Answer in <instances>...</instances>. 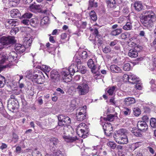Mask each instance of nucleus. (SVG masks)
<instances>
[{
    "mask_svg": "<svg viewBox=\"0 0 156 156\" xmlns=\"http://www.w3.org/2000/svg\"><path fill=\"white\" fill-rule=\"evenodd\" d=\"M115 141L120 144H126L128 143V140L126 135L122 136L118 140H116Z\"/></svg>",
    "mask_w": 156,
    "mask_h": 156,
    "instance_id": "nucleus-22",
    "label": "nucleus"
},
{
    "mask_svg": "<svg viewBox=\"0 0 156 156\" xmlns=\"http://www.w3.org/2000/svg\"><path fill=\"white\" fill-rule=\"evenodd\" d=\"M80 78H81L80 76L79 75H76V76H75L74 77V80L75 81H79L80 79Z\"/></svg>",
    "mask_w": 156,
    "mask_h": 156,
    "instance_id": "nucleus-64",
    "label": "nucleus"
},
{
    "mask_svg": "<svg viewBox=\"0 0 156 156\" xmlns=\"http://www.w3.org/2000/svg\"><path fill=\"white\" fill-rule=\"evenodd\" d=\"M39 22L37 19H32L31 22H30V24L32 26L35 27L38 23Z\"/></svg>",
    "mask_w": 156,
    "mask_h": 156,
    "instance_id": "nucleus-45",
    "label": "nucleus"
},
{
    "mask_svg": "<svg viewBox=\"0 0 156 156\" xmlns=\"http://www.w3.org/2000/svg\"><path fill=\"white\" fill-rule=\"evenodd\" d=\"M103 51L105 53H108L111 51V49L110 47H105L103 49Z\"/></svg>",
    "mask_w": 156,
    "mask_h": 156,
    "instance_id": "nucleus-52",
    "label": "nucleus"
},
{
    "mask_svg": "<svg viewBox=\"0 0 156 156\" xmlns=\"http://www.w3.org/2000/svg\"><path fill=\"white\" fill-rule=\"evenodd\" d=\"M112 14L114 16H118L120 15V12L119 11H114L113 12Z\"/></svg>",
    "mask_w": 156,
    "mask_h": 156,
    "instance_id": "nucleus-58",
    "label": "nucleus"
},
{
    "mask_svg": "<svg viewBox=\"0 0 156 156\" xmlns=\"http://www.w3.org/2000/svg\"><path fill=\"white\" fill-rule=\"evenodd\" d=\"M102 127L104 130L105 134L108 136L112 135L113 128L112 125L109 122H105Z\"/></svg>",
    "mask_w": 156,
    "mask_h": 156,
    "instance_id": "nucleus-7",
    "label": "nucleus"
},
{
    "mask_svg": "<svg viewBox=\"0 0 156 156\" xmlns=\"http://www.w3.org/2000/svg\"><path fill=\"white\" fill-rule=\"evenodd\" d=\"M7 107L11 111L17 108L18 107L17 101L15 99L9 100L8 102Z\"/></svg>",
    "mask_w": 156,
    "mask_h": 156,
    "instance_id": "nucleus-10",
    "label": "nucleus"
},
{
    "mask_svg": "<svg viewBox=\"0 0 156 156\" xmlns=\"http://www.w3.org/2000/svg\"><path fill=\"white\" fill-rule=\"evenodd\" d=\"M17 54L14 51H12L9 54L7 59L9 62H12L16 60L17 58Z\"/></svg>",
    "mask_w": 156,
    "mask_h": 156,
    "instance_id": "nucleus-20",
    "label": "nucleus"
},
{
    "mask_svg": "<svg viewBox=\"0 0 156 156\" xmlns=\"http://www.w3.org/2000/svg\"><path fill=\"white\" fill-rule=\"evenodd\" d=\"M0 42L3 46L14 43L15 42L14 37L13 36H3L0 39Z\"/></svg>",
    "mask_w": 156,
    "mask_h": 156,
    "instance_id": "nucleus-8",
    "label": "nucleus"
},
{
    "mask_svg": "<svg viewBox=\"0 0 156 156\" xmlns=\"http://www.w3.org/2000/svg\"><path fill=\"white\" fill-rule=\"evenodd\" d=\"M16 21L14 19L7 20L5 23L6 28L7 29L13 28L16 25Z\"/></svg>",
    "mask_w": 156,
    "mask_h": 156,
    "instance_id": "nucleus-11",
    "label": "nucleus"
},
{
    "mask_svg": "<svg viewBox=\"0 0 156 156\" xmlns=\"http://www.w3.org/2000/svg\"><path fill=\"white\" fill-rule=\"evenodd\" d=\"M143 14H146L141 20L144 26L148 28L152 27L153 25L152 19L155 18L154 13L152 11H145L143 12Z\"/></svg>",
    "mask_w": 156,
    "mask_h": 156,
    "instance_id": "nucleus-4",
    "label": "nucleus"
},
{
    "mask_svg": "<svg viewBox=\"0 0 156 156\" xmlns=\"http://www.w3.org/2000/svg\"><path fill=\"white\" fill-rule=\"evenodd\" d=\"M21 23L27 26L29 25L30 24V22L29 20L26 19H24L22 20L21 21Z\"/></svg>",
    "mask_w": 156,
    "mask_h": 156,
    "instance_id": "nucleus-51",
    "label": "nucleus"
},
{
    "mask_svg": "<svg viewBox=\"0 0 156 156\" xmlns=\"http://www.w3.org/2000/svg\"><path fill=\"white\" fill-rule=\"evenodd\" d=\"M33 38L30 35H27L24 39V44L27 48L31 46Z\"/></svg>",
    "mask_w": 156,
    "mask_h": 156,
    "instance_id": "nucleus-17",
    "label": "nucleus"
},
{
    "mask_svg": "<svg viewBox=\"0 0 156 156\" xmlns=\"http://www.w3.org/2000/svg\"><path fill=\"white\" fill-rule=\"evenodd\" d=\"M85 152L86 153L85 154L86 155H92V149L89 148H86L84 150Z\"/></svg>",
    "mask_w": 156,
    "mask_h": 156,
    "instance_id": "nucleus-50",
    "label": "nucleus"
},
{
    "mask_svg": "<svg viewBox=\"0 0 156 156\" xmlns=\"http://www.w3.org/2000/svg\"><path fill=\"white\" fill-rule=\"evenodd\" d=\"M90 54L87 53L86 51H83L81 54V57L83 59H86L89 55Z\"/></svg>",
    "mask_w": 156,
    "mask_h": 156,
    "instance_id": "nucleus-47",
    "label": "nucleus"
},
{
    "mask_svg": "<svg viewBox=\"0 0 156 156\" xmlns=\"http://www.w3.org/2000/svg\"><path fill=\"white\" fill-rule=\"evenodd\" d=\"M108 145L110 146L112 149H114L116 147V144L115 143L112 142H109L107 143Z\"/></svg>",
    "mask_w": 156,
    "mask_h": 156,
    "instance_id": "nucleus-53",
    "label": "nucleus"
},
{
    "mask_svg": "<svg viewBox=\"0 0 156 156\" xmlns=\"http://www.w3.org/2000/svg\"><path fill=\"white\" fill-rule=\"evenodd\" d=\"M127 130L124 129H121L115 133L114 138L115 140H118L119 139L126 135Z\"/></svg>",
    "mask_w": 156,
    "mask_h": 156,
    "instance_id": "nucleus-9",
    "label": "nucleus"
},
{
    "mask_svg": "<svg viewBox=\"0 0 156 156\" xmlns=\"http://www.w3.org/2000/svg\"><path fill=\"white\" fill-rule=\"evenodd\" d=\"M129 18L128 16H122L119 18V20L121 21V22H123L125 20H128L129 19Z\"/></svg>",
    "mask_w": 156,
    "mask_h": 156,
    "instance_id": "nucleus-56",
    "label": "nucleus"
},
{
    "mask_svg": "<svg viewBox=\"0 0 156 156\" xmlns=\"http://www.w3.org/2000/svg\"><path fill=\"white\" fill-rule=\"evenodd\" d=\"M150 124L153 128H156V119L154 118H151L150 120Z\"/></svg>",
    "mask_w": 156,
    "mask_h": 156,
    "instance_id": "nucleus-43",
    "label": "nucleus"
},
{
    "mask_svg": "<svg viewBox=\"0 0 156 156\" xmlns=\"http://www.w3.org/2000/svg\"><path fill=\"white\" fill-rule=\"evenodd\" d=\"M122 32L121 29H117L111 32V34L113 36H116L121 34Z\"/></svg>",
    "mask_w": 156,
    "mask_h": 156,
    "instance_id": "nucleus-35",
    "label": "nucleus"
},
{
    "mask_svg": "<svg viewBox=\"0 0 156 156\" xmlns=\"http://www.w3.org/2000/svg\"><path fill=\"white\" fill-rule=\"evenodd\" d=\"M58 126H64L63 129H66L68 128L67 125H68L71 123V121L70 118L66 115H60L58 116Z\"/></svg>",
    "mask_w": 156,
    "mask_h": 156,
    "instance_id": "nucleus-5",
    "label": "nucleus"
},
{
    "mask_svg": "<svg viewBox=\"0 0 156 156\" xmlns=\"http://www.w3.org/2000/svg\"><path fill=\"white\" fill-rule=\"evenodd\" d=\"M25 74L27 78L37 84L43 83L45 81L44 76L42 72L37 69L34 70L33 73L31 71H28Z\"/></svg>",
    "mask_w": 156,
    "mask_h": 156,
    "instance_id": "nucleus-2",
    "label": "nucleus"
},
{
    "mask_svg": "<svg viewBox=\"0 0 156 156\" xmlns=\"http://www.w3.org/2000/svg\"><path fill=\"white\" fill-rule=\"evenodd\" d=\"M136 88L138 90H141L142 88V85L140 83H136L135 85Z\"/></svg>",
    "mask_w": 156,
    "mask_h": 156,
    "instance_id": "nucleus-62",
    "label": "nucleus"
},
{
    "mask_svg": "<svg viewBox=\"0 0 156 156\" xmlns=\"http://www.w3.org/2000/svg\"><path fill=\"white\" fill-rule=\"evenodd\" d=\"M132 133L136 136L140 137L142 136L141 130L140 129H135L131 130Z\"/></svg>",
    "mask_w": 156,
    "mask_h": 156,
    "instance_id": "nucleus-28",
    "label": "nucleus"
},
{
    "mask_svg": "<svg viewBox=\"0 0 156 156\" xmlns=\"http://www.w3.org/2000/svg\"><path fill=\"white\" fill-rule=\"evenodd\" d=\"M116 87L113 86L108 88L107 92L109 95H112L115 94V90Z\"/></svg>",
    "mask_w": 156,
    "mask_h": 156,
    "instance_id": "nucleus-33",
    "label": "nucleus"
},
{
    "mask_svg": "<svg viewBox=\"0 0 156 156\" xmlns=\"http://www.w3.org/2000/svg\"><path fill=\"white\" fill-rule=\"evenodd\" d=\"M15 151L16 153L17 154H20L21 152V148L20 146H17L16 147Z\"/></svg>",
    "mask_w": 156,
    "mask_h": 156,
    "instance_id": "nucleus-61",
    "label": "nucleus"
},
{
    "mask_svg": "<svg viewBox=\"0 0 156 156\" xmlns=\"http://www.w3.org/2000/svg\"><path fill=\"white\" fill-rule=\"evenodd\" d=\"M42 6L39 5L32 4L29 7L30 10L34 12H37L41 11Z\"/></svg>",
    "mask_w": 156,
    "mask_h": 156,
    "instance_id": "nucleus-14",
    "label": "nucleus"
},
{
    "mask_svg": "<svg viewBox=\"0 0 156 156\" xmlns=\"http://www.w3.org/2000/svg\"><path fill=\"white\" fill-rule=\"evenodd\" d=\"M129 75H128L127 74H125L123 75V79L125 82H129Z\"/></svg>",
    "mask_w": 156,
    "mask_h": 156,
    "instance_id": "nucleus-55",
    "label": "nucleus"
},
{
    "mask_svg": "<svg viewBox=\"0 0 156 156\" xmlns=\"http://www.w3.org/2000/svg\"><path fill=\"white\" fill-rule=\"evenodd\" d=\"M58 143V139L55 138H51L50 140L49 146L51 148H52L51 149L52 150H54L55 147H56Z\"/></svg>",
    "mask_w": 156,
    "mask_h": 156,
    "instance_id": "nucleus-18",
    "label": "nucleus"
},
{
    "mask_svg": "<svg viewBox=\"0 0 156 156\" xmlns=\"http://www.w3.org/2000/svg\"><path fill=\"white\" fill-rule=\"evenodd\" d=\"M110 68L111 71L113 72L118 73L120 72L121 71L120 68L115 65H112Z\"/></svg>",
    "mask_w": 156,
    "mask_h": 156,
    "instance_id": "nucleus-31",
    "label": "nucleus"
},
{
    "mask_svg": "<svg viewBox=\"0 0 156 156\" xmlns=\"http://www.w3.org/2000/svg\"><path fill=\"white\" fill-rule=\"evenodd\" d=\"M87 65L91 69L92 73L95 74L97 73V68L92 59H90L88 60Z\"/></svg>",
    "mask_w": 156,
    "mask_h": 156,
    "instance_id": "nucleus-16",
    "label": "nucleus"
},
{
    "mask_svg": "<svg viewBox=\"0 0 156 156\" xmlns=\"http://www.w3.org/2000/svg\"><path fill=\"white\" fill-rule=\"evenodd\" d=\"M49 22V18L48 16H44L41 20V24L43 25L48 23Z\"/></svg>",
    "mask_w": 156,
    "mask_h": 156,
    "instance_id": "nucleus-38",
    "label": "nucleus"
},
{
    "mask_svg": "<svg viewBox=\"0 0 156 156\" xmlns=\"http://www.w3.org/2000/svg\"><path fill=\"white\" fill-rule=\"evenodd\" d=\"M65 133L63 135V138L65 141L67 143H71L76 141L78 139L77 137L76 136H71L69 135H66Z\"/></svg>",
    "mask_w": 156,
    "mask_h": 156,
    "instance_id": "nucleus-12",
    "label": "nucleus"
},
{
    "mask_svg": "<svg viewBox=\"0 0 156 156\" xmlns=\"http://www.w3.org/2000/svg\"><path fill=\"white\" fill-rule=\"evenodd\" d=\"M90 16L91 19L94 21H96L97 20L96 15L94 10L91 11L90 13Z\"/></svg>",
    "mask_w": 156,
    "mask_h": 156,
    "instance_id": "nucleus-37",
    "label": "nucleus"
},
{
    "mask_svg": "<svg viewBox=\"0 0 156 156\" xmlns=\"http://www.w3.org/2000/svg\"><path fill=\"white\" fill-rule=\"evenodd\" d=\"M41 68V70L45 72L48 73L51 70V68L49 66L45 65H42Z\"/></svg>",
    "mask_w": 156,
    "mask_h": 156,
    "instance_id": "nucleus-41",
    "label": "nucleus"
},
{
    "mask_svg": "<svg viewBox=\"0 0 156 156\" xmlns=\"http://www.w3.org/2000/svg\"><path fill=\"white\" fill-rule=\"evenodd\" d=\"M5 81V77L0 75V88L3 87L4 86Z\"/></svg>",
    "mask_w": 156,
    "mask_h": 156,
    "instance_id": "nucleus-39",
    "label": "nucleus"
},
{
    "mask_svg": "<svg viewBox=\"0 0 156 156\" xmlns=\"http://www.w3.org/2000/svg\"><path fill=\"white\" fill-rule=\"evenodd\" d=\"M128 36V34L127 33H123L121 35V37L122 39H125Z\"/></svg>",
    "mask_w": 156,
    "mask_h": 156,
    "instance_id": "nucleus-59",
    "label": "nucleus"
},
{
    "mask_svg": "<svg viewBox=\"0 0 156 156\" xmlns=\"http://www.w3.org/2000/svg\"><path fill=\"white\" fill-rule=\"evenodd\" d=\"M123 69L125 71H129L130 69V64L127 62H125Z\"/></svg>",
    "mask_w": 156,
    "mask_h": 156,
    "instance_id": "nucleus-44",
    "label": "nucleus"
},
{
    "mask_svg": "<svg viewBox=\"0 0 156 156\" xmlns=\"http://www.w3.org/2000/svg\"><path fill=\"white\" fill-rule=\"evenodd\" d=\"M87 107L84 105L82 107H80L77 109L76 113L86 114Z\"/></svg>",
    "mask_w": 156,
    "mask_h": 156,
    "instance_id": "nucleus-29",
    "label": "nucleus"
},
{
    "mask_svg": "<svg viewBox=\"0 0 156 156\" xmlns=\"http://www.w3.org/2000/svg\"><path fill=\"white\" fill-rule=\"evenodd\" d=\"M7 145L4 143H2L0 146V148L2 150H3L7 147Z\"/></svg>",
    "mask_w": 156,
    "mask_h": 156,
    "instance_id": "nucleus-63",
    "label": "nucleus"
},
{
    "mask_svg": "<svg viewBox=\"0 0 156 156\" xmlns=\"http://www.w3.org/2000/svg\"><path fill=\"white\" fill-rule=\"evenodd\" d=\"M141 110L138 108H135L133 109V114L136 116H138L141 114Z\"/></svg>",
    "mask_w": 156,
    "mask_h": 156,
    "instance_id": "nucleus-40",
    "label": "nucleus"
},
{
    "mask_svg": "<svg viewBox=\"0 0 156 156\" xmlns=\"http://www.w3.org/2000/svg\"><path fill=\"white\" fill-rule=\"evenodd\" d=\"M131 112V109L128 108H125L123 111V113L126 115H129Z\"/></svg>",
    "mask_w": 156,
    "mask_h": 156,
    "instance_id": "nucleus-48",
    "label": "nucleus"
},
{
    "mask_svg": "<svg viewBox=\"0 0 156 156\" xmlns=\"http://www.w3.org/2000/svg\"><path fill=\"white\" fill-rule=\"evenodd\" d=\"M33 16V14L29 12H26L22 16V19H30Z\"/></svg>",
    "mask_w": 156,
    "mask_h": 156,
    "instance_id": "nucleus-42",
    "label": "nucleus"
},
{
    "mask_svg": "<svg viewBox=\"0 0 156 156\" xmlns=\"http://www.w3.org/2000/svg\"><path fill=\"white\" fill-rule=\"evenodd\" d=\"M10 16L13 18L19 17L20 16V13L17 9H14L10 11Z\"/></svg>",
    "mask_w": 156,
    "mask_h": 156,
    "instance_id": "nucleus-26",
    "label": "nucleus"
},
{
    "mask_svg": "<svg viewBox=\"0 0 156 156\" xmlns=\"http://www.w3.org/2000/svg\"><path fill=\"white\" fill-rule=\"evenodd\" d=\"M90 82L82 78L81 81L76 83L73 87L75 88L76 91L79 95H84L88 93L90 88Z\"/></svg>",
    "mask_w": 156,
    "mask_h": 156,
    "instance_id": "nucleus-3",
    "label": "nucleus"
},
{
    "mask_svg": "<svg viewBox=\"0 0 156 156\" xmlns=\"http://www.w3.org/2000/svg\"><path fill=\"white\" fill-rule=\"evenodd\" d=\"M77 120L78 121H82L86 118V114H76Z\"/></svg>",
    "mask_w": 156,
    "mask_h": 156,
    "instance_id": "nucleus-32",
    "label": "nucleus"
},
{
    "mask_svg": "<svg viewBox=\"0 0 156 156\" xmlns=\"http://www.w3.org/2000/svg\"><path fill=\"white\" fill-rule=\"evenodd\" d=\"M97 6V3L95 1V0H89L88 9H89L90 8H96Z\"/></svg>",
    "mask_w": 156,
    "mask_h": 156,
    "instance_id": "nucleus-34",
    "label": "nucleus"
},
{
    "mask_svg": "<svg viewBox=\"0 0 156 156\" xmlns=\"http://www.w3.org/2000/svg\"><path fill=\"white\" fill-rule=\"evenodd\" d=\"M108 6L110 8H112L114 7V4L115 3V0H111L108 1Z\"/></svg>",
    "mask_w": 156,
    "mask_h": 156,
    "instance_id": "nucleus-49",
    "label": "nucleus"
},
{
    "mask_svg": "<svg viewBox=\"0 0 156 156\" xmlns=\"http://www.w3.org/2000/svg\"><path fill=\"white\" fill-rule=\"evenodd\" d=\"M124 104L127 106L130 105L135 102V100L133 98L129 97L126 98L124 101Z\"/></svg>",
    "mask_w": 156,
    "mask_h": 156,
    "instance_id": "nucleus-25",
    "label": "nucleus"
},
{
    "mask_svg": "<svg viewBox=\"0 0 156 156\" xmlns=\"http://www.w3.org/2000/svg\"><path fill=\"white\" fill-rule=\"evenodd\" d=\"M135 9L137 11H139L143 8V5L141 2H136L134 4Z\"/></svg>",
    "mask_w": 156,
    "mask_h": 156,
    "instance_id": "nucleus-30",
    "label": "nucleus"
},
{
    "mask_svg": "<svg viewBox=\"0 0 156 156\" xmlns=\"http://www.w3.org/2000/svg\"><path fill=\"white\" fill-rule=\"evenodd\" d=\"M78 70L82 74L85 73L87 71V69L85 66H80L78 69L76 65L72 64L69 67L68 69L64 68L61 72V76L63 80L69 79L71 80L72 79L71 75H73Z\"/></svg>",
    "mask_w": 156,
    "mask_h": 156,
    "instance_id": "nucleus-1",
    "label": "nucleus"
},
{
    "mask_svg": "<svg viewBox=\"0 0 156 156\" xmlns=\"http://www.w3.org/2000/svg\"><path fill=\"white\" fill-rule=\"evenodd\" d=\"M76 131L77 134L80 137L85 138L86 137L85 134L87 133L88 132L87 126L85 123H81L77 127Z\"/></svg>",
    "mask_w": 156,
    "mask_h": 156,
    "instance_id": "nucleus-6",
    "label": "nucleus"
},
{
    "mask_svg": "<svg viewBox=\"0 0 156 156\" xmlns=\"http://www.w3.org/2000/svg\"><path fill=\"white\" fill-rule=\"evenodd\" d=\"M118 42V41L117 40H115L112 41L110 43L109 45L111 46H113L116 45Z\"/></svg>",
    "mask_w": 156,
    "mask_h": 156,
    "instance_id": "nucleus-60",
    "label": "nucleus"
},
{
    "mask_svg": "<svg viewBox=\"0 0 156 156\" xmlns=\"http://www.w3.org/2000/svg\"><path fill=\"white\" fill-rule=\"evenodd\" d=\"M25 46L20 44H16L14 48L16 51L20 54H22L25 51Z\"/></svg>",
    "mask_w": 156,
    "mask_h": 156,
    "instance_id": "nucleus-15",
    "label": "nucleus"
},
{
    "mask_svg": "<svg viewBox=\"0 0 156 156\" xmlns=\"http://www.w3.org/2000/svg\"><path fill=\"white\" fill-rule=\"evenodd\" d=\"M137 126L139 129L144 132L147 130L148 129V126L144 121H139L137 123Z\"/></svg>",
    "mask_w": 156,
    "mask_h": 156,
    "instance_id": "nucleus-13",
    "label": "nucleus"
},
{
    "mask_svg": "<svg viewBox=\"0 0 156 156\" xmlns=\"http://www.w3.org/2000/svg\"><path fill=\"white\" fill-rule=\"evenodd\" d=\"M103 119L104 121H113L114 119V116L112 114L109 115H107L106 117L103 118Z\"/></svg>",
    "mask_w": 156,
    "mask_h": 156,
    "instance_id": "nucleus-36",
    "label": "nucleus"
},
{
    "mask_svg": "<svg viewBox=\"0 0 156 156\" xmlns=\"http://www.w3.org/2000/svg\"><path fill=\"white\" fill-rule=\"evenodd\" d=\"M97 147H95L93 149H92V155L93 156L97 155L98 153L97 150Z\"/></svg>",
    "mask_w": 156,
    "mask_h": 156,
    "instance_id": "nucleus-57",
    "label": "nucleus"
},
{
    "mask_svg": "<svg viewBox=\"0 0 156 156\" xmlns=\"http://www.w3.org/2000/svg\"><path fill=\"white\" fill-rule=\"evenodd\" d=\"M19 137L16 134L13 133L12 136V141L14 143H16L18 140Z\"/></svg>",
    "mask_w": 156,
    "mask_h": 156,
    "instance_id": "nucleus-46",
    "label": "nucleus"
},
{
    "mask_svg": "<svg viewBox=\"0 0 156 156\" xmlns=\"http://www.w3.org/2000/svg\"><path fill=\"white\" fill-rule=\"evenodd\" d=\"M132 26L130 19L127 20L126 24L123 27V29L126 30H129L132 29Z\"/></svg>",
    "mask_w": 156,
    "mask_h": 156,
    "instance_id": "nucleus-27",
    "label": "nucleus"
},
{
    "mask_svg": "<svg viewBox=\"0 0 156 156\" xmlns=\"http://www.w3.org/2000/svg\"><path fill=\"white\" fill-rule=\"evenodd\" d=\"M136 49V48L135 47L134 49L130 50L128 52V55L132 58L136 57L138 55V53Z\"/></svg>",
    "mask_w": 156,
    "mask_h": 156,
    "instance_id": "nucleus-23",
    "label": "nucleus"
},
{
    "mask_svg": "<svg viewBox=\"0 0 156 156\" xmlns=\"http://www.w3.org/2000/svg\"><path fill=\"white\" fill-rule=\"evenodd\" d=\"M129 77V82L131 83H136L139 81V78L134 74H130Z\"/></svg>",
    "mask_w": 156,
    "mask_h": 156,
    "instance_id": "nucleus-19",
    "label": "nucleus"
},
{
    "mask_svg": "<svg viewBox=\"0 0 156 156\" xmlns=\"http://www.w3.org/2000/svg\"><path fill=\"white\" fill-rule=\"evenodd\" d=\"M32 156H42V154L38 151L35 150L32 154Z\"/></svg>",
    "mask_w": 156,
    "mask_h": 156,
    "instance_id": "nucleus-54",
    "label": "nucleus"
},
{
    "mask_svg": "<svg viewBox=\"0 0 156 156\" xmlns=\"http://www.w3.org/2000/svg\"><path fill=\"white\" fill-rule=\"evenodd\" d=\"M51 79L58 80H59V75L58 72L56 70H52L51 73Z\"/></svg>",
    "mask_w": 156,
    "mask_h": 156,
    "instance_id": "nucleus-24",
    "label": "nucleus"
},
{
    "mask_svg": "<svg viewBox=\"0 0 156 156\" xmlns=\"http://www.w3.org/2000/svg\"><path fill=\"white\" fill-rule=\"evenodd\" d=\"M103 39L102 37L100 35L95 37V40H92V43L95 45L98 44L99 45H101L103 43Z\"/></svg>",
    "mask_w": 156,
    "mask_h": 156,
    "instance_id": "nucleus-21",
    "label": "nucleus"
}]
</instances>
